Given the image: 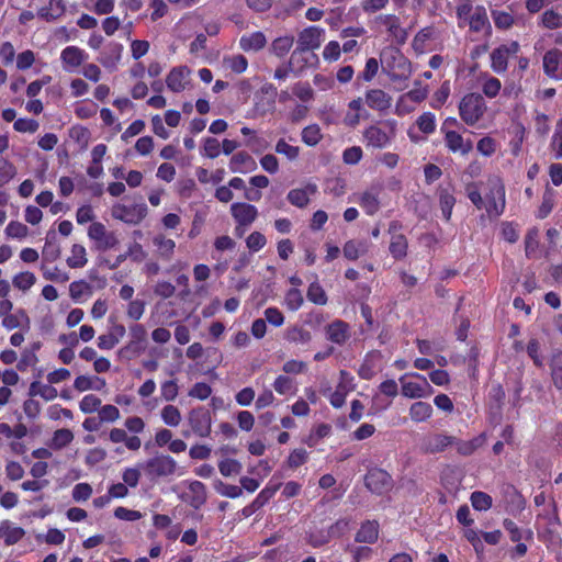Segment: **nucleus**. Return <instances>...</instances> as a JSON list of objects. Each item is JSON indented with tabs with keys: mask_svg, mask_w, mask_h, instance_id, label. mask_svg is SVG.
Here are the masks:
<instances>
[{
	"mask_svg": "<svg viewBox=\"0 0 562 562\" xmlns=\"http://www.w3.org/2000/svg\"><path fill=\"white\" fill-rule=\"evenodd\" d=\"M364 112L362 100L360 98L351 100L348 104V111L344 117L345 125L355 127L359 124Z\"/></svg>",
	"mask_w": 562,
	"mask_h": 562,
	"instance_id": "35",
	"label": "nucleus"
},
{
	"mask_svg": "<svg viewBox=\"0 0 562 562\" xmlns=\"http://www.w3.org/2000/svg\"><path fill=\"white\" fill-rule=\"evenodd\" d=\"M492 18L495 26L499 30H508L515 22L514 16L509 12L501 10H493Z\"/></svg>",
	"mask_w": 562,
	"mask_h": 562,
	"instance_id": "59",
	"label": "nucleus"
},
{
	"mask_svg": "<svg viewBox=\"0 0 562 562\" xmlns=\"http://www.w3.org/2000/svg\"><path fill=\"white\" fill-rule=\"evenodd\" d=\"M322 138L321 127L317 124L307 125L302 130V140L307 146H316Z\"/></svg>",
	"mask_w": 562,
	"mask_h": 562,
	"instance_id": "52",
	"label": "nucleus"
},
{
	"mask_svg": "<svg viewBox=\"0 0 562 562\" xmlns=\"http://www.w3.org/2000/svg\"><path fill=\"white\" fill-rule=\"evenodd\" d=\"M256 160L246 151L235 154L229 161V169L232 172L248 173L256 170Z\"/></svg>",
	"mask_w": 562,
	"mask_h": 562,
	"instance_id": "26",
	"label": "nucleus"
},
{
	"mask_svg": "<svg viewBox=\"0 0 562 562\" xmlns=\"http://www.w3.org/2000/svg\"><path fill=\"white\" fill-rule=\"evenodd\" d=\"M66 262L71 269L83 268L88 262L86 248L82 245L74 244Z\"/></svg>",
	"mask_w": 562,
	"mask_h": 562,
	"instance_id": "41",
	"label": "nucleus"
},
{
	"mask_svg": "<svg viewBox=\"0 0 562 562\" xmlns=\"http://www.w3.org/2000/svg\"><path fill=\"white\" fill-rule=\"evenodd\" d=\"M74 440V434L70 429H57L50 439L49 447L54 450H60L67 447Z\"/></svg>",
	"mask_w": 562,
	"mask_h": 562,
	"instance_id": "45",
	"label": "nucleus"
},
{
	"mask_svg": "<svg viewBox=\"0 0 562 562\" xmlns=\"http://www.w3.org/2000/svg\"><path fill=\"white\" fill-rule=\"evenodd\" d=\"M25 536V530L15 526L10 520H3L0 524V538L7 546L18 543Z\"/></svg>",
	"mask_w": 562,
	"mask_h": 562,
	"instance_id": "32",
	"label": "nucleus"
},
{
	"mask_svg": "<svg viewBox=\"0 0 562 562\" xmlns=\"http://www.w3.org/2000/svg\"><path fill=\"white\" fill-rule=\"evenodd\" d=\"M519 50L520 45L517 41H512L494 48L490 56L491 69L495 74H504L508 68L509 57L517 55Z\"/></svg>",
	"mask_w": 562,
	"mask_h": 562,
	"instance_id": "9",
	"label": "nucleus"
},
{
	"mask_svg": "<svg viewBox=\"0 0 562 562\" xmlns=\"http://www.w3.org/2000/svg\"><path fill=\"white\" fill-rule=\"evenodd\" d=\"M88 54L78 46H67L60 53V60L66 71L72 72L88 59Z\"/></svg>",
	"mask_w": 562,
	"mask_h": 562,
	"instance_id": "21",
	"label": "nucleus"
},
{
	"mask_svg": "<svg viewBox=\"0 0 562 562\" xmlns=\"http://www.w3.org/2000/svg\"><path fill=\"white\" fill-rule=\"evenodd\" d=\"M30 395L31 396L40 395L45 401H53L57 397L58 392L52 385L33 382L30 386Z\"/></svg>",
	"mask_w": 562,
	"mask_h": 562,
	"instance_id": "49",
	"label": "nucleus"
},
{
	"mask_svg": "<svg viewBox=\"0 0 562 562\" xmlns=\"http://www.w3.org/2000/svg\"><path fill=\"white\" fill-rule=\"evenodd\" d=\"M439 198V206L442 213V216L446 221L451 218L452 210L456 204V199L448 188H440L438 191Z\"/></svg>",
	"mask_w": 562,
	"mask_h": 562,
	"instance_id": "39",
	"label": "nucleus"
},
{
	"mask_svg": "<svg viewBox=\"0 0 562 562\" xmlns=\"http://www.w3.org/2000/svg\"><path fill=\"white\" fill-rule=\"evenodd\" d=\"M481 82L482 92L486 98L494 99L499 94L502 82L498 78L484 74L481 76Z\"/></svg>",
	"mask_w": 562,
	"mask_h": 562,
	"instance_id": "40",
	"label": "nucleus"
},
{
	"mask_svg": "<svg viewBox=\"0 0 562 562\" xmlns=\"http://www.w3.org/2000/svg\"><path fill=\"white\" fill-rule=\"evenodd\" d=\"M160 417L162 422L170 427H177L181 423V413L179 408L175 405H166L161 412Z\"/></svg>",
	"mask_w": 562,
	"mask_h": 562,
	"instance_id": "50",
	"label": "nucleus"
},
{
	"mask_svg": "<svg viewBox=\"0 0 562 562\" xmlns=\"http://www.w3.org/2000/svg\"><path fill=\"white\" fill-rule=\"evenodd\" d=\"M325 31L318 26H308L300 32L296 48L290 57V68L294 66L301 54L318 48L324 40Z\"/></svg>",
	"mask_w": 562,
	"mask_h": 562,
	"instance_id": "7",
	"label": "nucleus"
},
{
	"mask_svg": "<svg viewBox=\"0 0 562 562\" xmlns=\"http://www.w3.org/2000/svg\"><path fill=\"white\" fill-rule=\"evenodd\" d=\"M382 188L380 186L378 187H371L369 190L364 191L360 199L359 204L364 210V212L368 215L375 214L380 209V201L379 195Z\"/></svg>",
	"mask_w": 562,
	"mask_h": 562,
	"instance_id": "29",
	"label": "nucleus"
},
{
	"mask_svg": "<svg viewBox=\"0 0 562 562\" xmlns=\"http://www.w3.org/2000/svg\"><path fill=\"white\" fill-rule=\"evenodd\" d=\"M307 299L317 305H325L327 303V295L322 285L317 282L310 284L307 289Z\"/></svg>",
	"mask_w": 562,
	"mask_h": 562,
	"instance_id": "62",
	"label": "nucleus"
},
{
	"mask_svg": "<svg viewBox=\"0 0 562 562\" xmlns=\"http://www.w3.org/2000/svg\"><path fill=\"white\" fill-rule=\"evenodd\" d=\"M392 98L381 89H371L366 93V103L373 110L385 111L391 106Z\"/></svg>",
	"mask_w": 562,
	"mask_h": 562,
	"instance_id": "30",
	"label": "nucleus"
},
{
	"mask_svg": "<svg viewBox=\"0 0 562 562\" xmlns=\"http://www.w3.org/2000/svg\"><path fill=\"white\" fill-rule=\"evenodd\" d=\"M326 337L334 344L344 345L350 337L349 325L342 321H334L326 328Z\"/></svg>",
	"mask_w": 562,
	"mask_h": 562,
	"instance_id": "28",
	"label": "nucleus"
},
{
	"mask_svg": "<svg viewBox=\"0 0 562 562\" xmlns=\"http://www.w3.org/2000/svg\"><path fill=\"white\" fill-rule=\"evenodd\" d=\"M142 471L139 463L136 467L125 468L122 472V483L132 488L136 487L139 483Z\"/></svg>",
	"mask_w": 562,
	"mask_h": 562,
	"instance_id": "60",
	"label": "nucleus"
},
{
	"mask_svg": "<svg viewBox=\"0 0 562 562\" xmlns=\"http://www.w3.org/2000/svg\"><path fill=\"white\" fill-rule=\"evenodd\" d=\"M353 389V376L349 372L341 370L336 390L328 395V400L331 406L335 408L342 407L347 395L352 392Z\"/></svg>",
	"mask_w": 562,
	"mask_h": 562,
	"instance_id": "13",
	"label": "nucleus"
},
{
	"mask_svg": "<svg viewBox=\"0 0 562 562\" xmlns=\"http://www.w3.org/2000/svg\"><path fill=\"white\" fill-rule=\"evenodd\" d=\"M139 468L150 481L176 475L179 470L178 462L172 457L164 453H157L140 462Z\"/></svg>",
	"mask_w": 562,
	"mask_h": 562,
	"instance_id": "3",
	"label": "nucleus"
},
{
	"mask_svg": "<svg viewBox=\"0 0 562 562\" xmlns=\"http://www.w3.org/2000/svg\"><path fill=\"white\" fill-rule=\"evenodd\" d=\"M272 386L274 391L280 395L292 396L297 392V385L295 381L285 374H280L277 376Z\"/></svg>",
	"mask_w": 562,
	"mask_h": 562,
	"instance_id": "42",
	"label": "nucleus"
},
{
	"mask_svg": "<svg viewBox=\"0 0 562 562\" xmlns=\"http://www.w3.org/2000/svg\"><path fill=\"white\" fill-rule=\"evenodd\" d=\"M188 423L192 431L202 438H206L212 431V416L207 408L196 407L189 412Z\"/></svg>",
	"mask_w": 562,
	"mask_h": 562,
	"instance_id": "12",
	"label": "nucleus"
},
{
	"mask_svg": "<svg viewBox=\"0 0 562 562\" xmlns=\"http://www.w3.org/2000/svg\"><path fill=\"white\" fill-rule=\"evenodd\" d=\"M92 293V286L85 280L74 281L69 285V295L74 301H79L83 296L89 297Z\"/></svg>",
	"mask_w": 562,
	"mask_h": 562,
	"instance_id": "46",
	"label": "nucleus"
},
{
	"mask_svg": "<svg viewBox=\"0 0 562 562\" xmlns=\"http://www.w3.org/2000/svg\"><path fill=\"white\" fill-rule=\"evenodd\" d=\"M2 326L8 330L22 328L27 331L31 327V321L26 312L23 308H19L14 314L2 319Z\"/></svg>",
	"mask_w": 562,
	"mask_h": 562,
	"instance_id": "34",
	"label": "nucleus"
},
{
	"mask_svg": "<svg viewBox=\"0 0 562 562\" xmlns=\"http://www.w3.org/2000/svg\"><path fill=\"white\" fill-rule=\"evenodd\" d=\"M241 464L235 459H224L218 463V470L223 476L237 475L241 472Z\"/></svg>",
	"mask_w": 562,
	"mask_h": 562,
	"instance_id": "63",
	"label": "nucleus"
},
{
	"mask_svg": "<svg viewBox=\"0 0 562 562\" xmlns=\"http://www.w3.org/2000/svg\"><path fill=\"white\" fill-rule=\"evenodd\" d=\"M456 14L460 27L468 25L472 32L491 35L492 26L483 5L473 7L470 2H464L457 7Z\"/></svg>",
	"mask_w": 562,
	"mask_h": 562,
	"instance_id": "1",
	"label": "nucleus"
},
{
	"mask_svg": "<svg viewBox=\"0 0 562 562\" xmlns=\"http://www.w3.org/2000/svg\"><path fill=\"white\" fill-rule=\"evenodd\" d=\"M266 43V36L261 32H255L240 38V47L244 50H259L265 47Z\"/></svg>",
	"mask_w": 562,
	"mask_h": 562,
	"instance_id": "44",
	"label": "nucleus"
},
{
	"mask_svg": "<svg viewBox=\"0 0 562 562\" xmlns=\"http://www.w3.org/2000/svg\"><path fill=\"white\" fill-rule=\"evenodd\" d=\"M36 282V277L33 272L24 271L15 274L12 279V284L14 288L26 292L29 291Z\"/></svg>",
	"mask_w": 562,
	"mask_h": 562,
	"instance_id": "51",
	"label": "nucleus"
},
{
	"mask_svg": "<svg viewBox=\"0 0 562 562\" xmlns=\"http://www.w3.org/2000/svg\"><path fill=\"white\" fill-rule=\"evenodd\" d=\"M223 64L226 68L231 69L236 74H243L246 71L248 61L244 55L225 56Z\"/></svg>",
	"mask_w": 562,
	"mask_h": 562,
	"instance_id": "53",
	"label": "nucleus"
},
{
	"mask_svg": "<svg viewBox=\"0 0 562 562\" xmlns=\"http://www.w3.org/2000/svg\"><path fill=\"white\" fill-rule=\"evenodd\" d=\"M471 504L476 510H487L492 507L493 501L492 497L484 492H473L470 497Z\"/></svg>",
	"mask_w": 562,
	"mask_h": 562,
	"instance_id": "57",
	"label": "nucleus"
},
{
	"mask_svg": "<svg viewBox=\"0 0 562 562\" xmlns=\"http://www.w3.org/2000/svg\"><path fill=\"white\" fill-rule=\"evenodd\" d=\"M401 393L407 398H425L434 394V389L425 375L417 372L405 373L400 378Z\"/></svg>",
	"mask_w": 562,
	"mask_h": 562,
	"instance_id": "6",
	"label": "nucleus"
},
{
	"mask_svg": "<svg viewBox=\"0 0 562 562\" xmlns=\"http://www.w3.org/2000/svg\"><path fill=\"white\" fill-rule=\"evenodd\" d=\"M146 207L144 205H124V204H115L112 207V215L114 218L123 221L130 224H136L143 220L145 216Z\"/></svg>",
	"mask_w": 562,
	"mask_h": 562,
	"instance_id": "20",
	"label": "nucleus"
},
{
	"mask_svg": "<svg viewBox=\"0 0 562 562\" xmlns=\"http://www.w3.org/2000/svg\"><path fill=\"white\" fill-rule=\"evenodd\" d=\"M231 214L239 226H250L258 217V209L246 202H235L231 205Z\"/></svg>",
	"mask_w": 562,
	"mask_h": 562,
	"instance_id": "18",
	"label": "nucleus"
},
{
	"mask_svg": "<svg viewBox=\"0 0 562 562\" xmlns=\"http://www.w3.org/2000/svg\"><path fill=\"white\" fill-rule=\"evenodd\" d=\"M131 340L124 347L119 350V355L125 359H133L146 349V337L147 331L142 324H133L130 326Z\"/></svg>",
	"mask_w": 562,
	"mask_h": 562,
	"instance_id": "8",
	"label": "nucleus"
},
{
	"mask_svg": "<svg viewBox=\"0 0 562 562\" xmlns=\"http://www.w3.org/2000/svg\"><path fill=\"white\" fill-rule=\"evenodd\" d=\"M88 237L94 241V247L99 251H106L119 244L115 233L109 232L100 222H93L89 226Z\"/></svg>",
	"mask_w": 562,
	"mask_h": 562,
	"instance_id": "10",
	"label": "nucleus"
},
{
	"mask_svg": "<svg viewBox=\"0 0 562 562\" xmlns=\"http://www.w3.org/2000/svg\"><path fill=\"white\" fill-rule=\"evenodd\" d=\"M293 43L294 37L291 35L278 37L272 42V53L278 57H282L290 52L291 47L293 46Z\"/></svg>",
	"mask_w": 562,
	"mask_h": 562,
	"instance_id": "55",
	"label": "nucleus"
},
{
	"mask_svg": "<svg viewBox=\"0 0 562 562\" xmlns=\"http://www.w3.org/2000/svg\"><path fill=\"white\" fill-rule=\"evenodd\" d=\"M4 233L8 238L22 240L29 235V228L19 221H11L7 225Z\"/></svg>",
	"mask_w": 562,
	"mask_h": 562,
	"instance_id": "54",
	"label": "nucleus"
},
{
	"mask_svg": "<svg viewBox=\"0 0 562 562\" xmlns=\"http://www.w3.org/2000/svg\"><path fill=\"white\" fill-rule=\"evenodd\" d=\"M381 64L383 70L392 80H405L412 74L411 61L404 54L394 47L383 50L381 55Z\"/></svg>",
	"mask_w": 562,
	"mask_h": 562,
	"instance_id": "2",
	"label": "nucleus"
},
{
	"mask_svg": "<svg viewBox=\"0 0 562 562\" xmlns=\"http://www.w3.org/2000/svg\"><path fill=\"white\" fill-rule=\"evenodd\" d=\"M396 122L385 120L380 124H371L363 131L367 147L382 149L391 145L396 135Z\"/></svg>",
	"mask_w": 562,
	"mask_h": 562,
	"instance_id": "4",
	"label": "nucleus"
},
{
	"mask_svg": "<svg viewBox=\"0 0 562 562\" xmlns=\"http://www.w3.org/2000/svg\"><path fill=\"white\" fill-rule=\"evenodd\" d=\"M285 339L293 344L306 345L311 341L312 335L303 327L293 326L286 329Z\"/></svg>",
	"mask_w": 562,
	"mask_h": 562,
	"instance_id": "47",
	"label": "nucleus"
},
{
	"mask_svg": "<svg viewBox=\"0 0 562 562\" xmlns=\"http://www.w3.org/2000/svg\"><path fill=\"white\" fill-rule=\"evenodd\" d=\"M190 75L188 66L173 67L166 77L167 88L175 93L182 92L190 83Z\"/></svg>",
	"mask_w": 562,
	"mask_h": 562,
	"instance_id": "17",
	"label": "nucleus"
},
{
	"mask_svg": "<svg viewBox=\"0 0 562 562\" xmlns=\"http://www.w3.org/2000/svg\"><path fill=\"white\" fill-rule=\"evenodd\" d=\"M317 192L316 184L310 183L304 188L292 189L289 191L286 199L288 201L300 209L307 206L310 203V196Z\"/></svg>",
	"mask_w": 562,
	"mask_h": 562,
	"instance_id": "27",
	"label": "nucleus"
},
{
	"mask_svg": "<svg viewBox=\"0 0 562 562\" xmlns=\"http://www.w3.org/2000/svg\"><path fill=\"white\" fill-rule=\"evenodd\" d=\"M370 241L366 239H350L345 243L342 252L346 259L357 260L359 257L369 252Z\"/></svg>",
	"mask_w": 562,
	"mask_h": 562,
	"instance_id": "31",
	"label": "nucleus"
},
{
	"mask_svg": "<svg viewBox=\"0 0 562 562\" xmlns=\"http://www.w3.org/2000/svg\"><path fill=\"white\" fill-rule=\"evenodd\" d=\"M214 488L220 495L229 498H237L243 494L241 487L237 485L226 484L220 480L214 482Z\"/></svg>",
	"mask_w": 562,
	"mask_h": 562,
	"instance_id": "61",
	"label": "nucleus"
},
{
	"mask_svg": "<svg viewBox=\"0 0 562 562\" xmlns=\"http://www.w3.org/2000/svg\"><path fill=\"white\" fill-rule=\"evenodd\" d=\"M416 125L424 134H432L436 131V116L431 112H424L416 120Z\"/></svg>",
	"mask_w": 562,
	"mask_h": 562,
	"instance_id": "58",
	"label": "nucleus"
},
{
	"mask_svg": "<svg viewBox=\"0 0 562 562\" xmlns=\"http://www.w3.org/2000/svg\"><path fill=\"white\" fill-rule=\"evenodd\" d=\"M432 406L426 402H415L409 406L408 414L413 422L423 423L428 420L432 415Z\"/></svg>",
	"mask_w": 562,
	"mask_h": 562,
	"instance_id": "36",
	"label": "nucleus"
},
{
	"mask_svg": "<svg viewBox=\"0 0 562 562\" xmlns=\"http://www.w3.org/2000/svg\"><path fill=\"white\" fill-rule=\"evenodd\" d=\"M541 25L549 30L562 27V14L553 9L546 10L541 15Z\"/></svg>",
	"mask_w": 562,
	"mask_h": 562,
	"instance_id": "56",
	"label": "nucleus"
},
{
	"mask_svg": "<svg viewBox=\"0 0 562 562\" xmlns=\"http://www.w3.org/2000/svg\"><path fill=\"white\" fill-rule=\"evenodd\" d=\"M408 243L404 235H393L390 243V254L396 260L403 259L407 255Z\"/></svg>",
	"mask_w": 562,
	"mask_h": 562,
	"instance_id": "43",
	"label": "nucleus"
},
{
	"mask_svg": "<svg viewBox=\"0 0 562 562\" xmlns=\"http://www.w3.org/2000/svg\"><path fill=\"white\" fill-rule=\"evenodd\" d=\"M183 501L192 508H201L207 501L206 486L200 481H191L188 483V492L182 496Z\"/></svg>",
	"mask_w": 562,
	"mask_h": 562,
	"instance_id": "22",
	"label": "nucleus"
},
{
	"mask_svg": "<svg viewBox=\"0 0 562 562\" xmlns=\"http://www.w3.org/2000/svg\"><path fill=\"white\" fill-rule=\"evenodd\" d=\"M105 386V381L98 376L79 375L75 379L74 387L79 392L88 390L100 391Z\"/></svg>",
	"mask_w": 562,
	"mask_h": 562,
	"instance_id": "38",
	"label": "nucleus"
},
{
	"mask_svg": "<svg viewBox=\"0 0 562 562\" xmlns=\"http://www.w3.org/2000/svg\"><path fill=\"white\" fill-rule=\"evenodd\" d=\"M505 188L499 181L491 184L490 192L484 200V209L488 217H498L505 210Z\"/></svg>",
	"mask_w": 562,
	"mask_h": 562,
	"instance_id": "11",
	"label": "nucleus"
},
{
	"mask_svg": "<svg viewBox=\"0 0 562 562\" xmlns=\"http://www.w3.org/2000/svg\"><path fill=\"white\" fill-rule=\"evenodd\" d=\"M375 23L386 30L389 35L397 43L404 44L408 33L401 26L400 19L394 14H381L376 16Z\"/></svg>",
	"mask_w": 562,
	"mask_h": 562,
	"instance_id": "15",
	"label": "nucleus"
},
{
	"mask_svg": "<svg viewBox=\"0 0 562 562\" xmlns=\"http://www.w3.org/2000/svg\"><path fill=\"white\" fill-rule=\"evenodd\" d=\"M153 245L156 248L159 258L169 261L176 249L175 240L167 238L164 234H156L153 237Z\"/></svg>",
	"mask_w": 562,
	"mask_h": 562,
	"instance_id": "33",
	"label": "nucleus"
},
{
	"mask_svg": "<svg viewBox=\"0 0 562 562\" xmlns=\"http://www.w3.org/2000/svg\"><path fill=\"white\" fill-rule=\"evenodd\" d=\"M426 97H427V92L425 89H413V90L408 91L407 93L403 94L400 98L398 103L396 105V113L400 115L406 113V110L403 109V104L406 101H413L415 103H418V102L425 100Z\"/></svg>",
	"mask_w": 562,
	"mask_h": 562,
	"instance_id": "48",
	"label": "nucleus"
},
{
	"mask_svg": "<svg viewBox=\"0 0 562 562\" xmlns=\"http://www.w3.org/2000/svg\"><path fill=\"white\" fill-rule=\"evenodd\" d=\"M445 144L450 151L459 153L462 156L468 155L473 148L472 142L463 138L458 132H446Z\"/></svg>",
	"mask_w": 562,
	"mask_h": 562,
	"instance_id": "24",
	"label": "nucleus"
},
{
	"mask_svg": "<svg viewBox=\"0 0 562 562\" xmlns=\"http://www.w3.org/2000/svg\"><path fill=\"white\" fill-rule=\"evenodd\" d=\"M123 45L117 42H110L101 50L98 61L106 69L114 70L122 58Z\"/></svg>",
	"mask_w": 562,
	"mask_h": 562,
	"instance_id": "19",
	"label": "nucleus"
},
{
	"mask_svg": "<svg viewBox=\"0 0 562 562\" xmlns=\"http://www.w3.org/2000/svg\"><path fill=\"white\" fill-rule=\"evenodd\" d=\"M366 486L374 494L381 495L392 488L391 475L382 469H371L364 477Z\"/></svg>",
	"mask_w": 562,
	"mask_h": 562,
	"instance_id": "14",
	"label": "nucleus"
},
{
	"mask_svg": "<svg viewBox=\"0 0 562 562\" xmlns=\"http://www.w3.org/2000/svg\"><path fill=\"white\" fill-rule=\"evenodd\" d=\"M542 68L547 77L553 80H562V50L550 48L542 57Z\"/></svg>",
	"mask_w": 562,
	"mask_h": 562,
	"instance_id": "16",
	"label": "nucleus"
},
{
	"mask_svg": "<svg viewBox=\"0 0 562 562\" xmlns=\"http://www.w3.org/2000/svg\"><path fill=\"white\" fill-rule=\"evenodd\" d=\"M559 359H562V355H553L550 367L553 384L562 395V366H559Z\"/></svg>",
	"mask_w": 562,
	"mask_h": 562,
	"instance_id": "64",
	"label": "nucleus"
},
{
	"mask_svg": "<svg viewBox=\"0 0 562 562\" xmlns=\"http://www.w3.org/2000/svg\"><path fill=\"white\" fill-rule=\"evenodd\" d=\"M459 115L469 126H474L487 111L484 97L476 92L467 93L459 102Z\"/></svg>",
	"mask_w": 562,
	"mask_h": 562,
	"instance_id": "5",
	"label": "nucleus"
},
{
	"mask_svg": "<svg viewBox=\"0 0 562 562\" xmlns=\"http://www.w3.org/2000/svg\"><path fill=\"white\" fill-rule=\"evenodd\" d=\"M380 526L376 520H366L356 532L355 541L373 544L379 539Z\"/></svg>",
	"mask_w": 562,
	"mask_h": 562,
	"instance_id": "25",
	"label": "nucleus"
},
{
	"mask_svg": "<svg viewBox=\"0 0 562 562\" xmlns=\"http://www.w3.org/2000/svg\"><path fill=\"white\" fill-rule=\"evenodd\" d=\"M66 12L65 0H48L47 4L41 7L36 16L45 22H55Z\"/></svg>",
	"mask_w": 562,
	"mask_h": 562,
	"instance_id": "23",
	"label": "nucleus"
},
{
	"mask_svg": "<svg viewBox=\"0 0 562 562\" xmlns=\"http://www.w3.org/2000/svg\"><path fill=\"white\" fill-rule=\"evenodd\" d=\"M453 442H454V438L453 437H450V436H447V435H442V434H438V435H435V436L426 439V441H425V450L427 452H430V453L441 452L447 447L452 445Z\"/></svg>",
	"mask_w": 562,
	"mask_h": 562,
	"instance_id": "37",
	"label": "nucleus"
}]
</instances>
